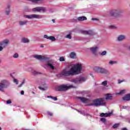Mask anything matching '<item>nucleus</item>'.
Instances as JSON below:
<instances>
[{
	"instance_id": "obj_30",
	"label": "nucleus",
	"mask_w": 130,
	"mask_h": 130,
	"mask_svg": "<svg viewBox=\"0 0 130 130\" xmlns=\"http://www.w3.org/2000/svg\"><path fill=\"white\" fill-rule=\"evenodd\" d=\"M100 120H101V121H102V122H103V123L106 124V119H105L104 118H101Z\"/></svg>"
},
{
	"instance_id": "obj_50",
	"label": "nucleus",
	"mask_w": 130,
	"mask_h": 130,
	"mask_svg": "<svg viewBox=\"0 0 130 130\" xmlns=\"http://www.w3.org/2000/svg\"><path fill=\"white\" fill-rule=\"evenodd\" d=\"M23 84H25V80H23V82L21 83L22 85H23Z\"/></svg>"
},
{
	"instance_id": "obj_45",
	"label": "nucleus",
	"mask_w": 130,
	"mask_h": 130,
	"mask_svg": "<svg viewBox=\"0 0 130 130\" xmlns=\"http://www.w3.org/2000/svg\"><path fill=\"white\" fill-rule=\"evenodd\" d=\"M4 49L3 47H2V46H0V51H3Z\"/></svg>"
},
{
	"instance_id": "obj_55",
	"label": "nucleus",
	"mask_w": 130,
	"mask_h": 130,
	"mask_svg": "<svg viewBox=\"0 0 130 130\" xmlns=\"http://www.w3.org/2000/svg\"><path fill=\"white\" fill-rule=\"evenodd\" d=\"M2 62V59H0V63Z\"/></svg>"
},
{
	"instance_id": "obj_41",
	"label": "nucleus",
	"mask_w": 130,
	"mask_h": 130,
	"mask_svg": "<svg viewBox=\"0 0 130 130\" xmlns=\"http://www.w3.org/2000/svg\"><path fill=\"white\" fill-rule=\"evenodd\" d=\"M109 27L111 29H116L117 28L115 25H110Z\"/></svg>"
},
{
	"instance_id": "obj_17",
	"label": "nucleus",
	"mask_w": 130,
	"mask_h": 130,
	"mask_svg": "<svg viewBox=\"0 0 130 130\" xmlns=\"http://www.w3.org/2000/svg\"><path fill=\"white\" fill-rule=\"evenodd\" d=\"M87 20V17L85 16H80L77 18V19H74V22H78V21H82Z\"/></svg>"
},
{
	"instance_id": "obj_11",
	"label": "nucleus",
	"mask_w": 130,
	"mask_h": 130,
	"mask_svg": "<svg viewBox=\"0 0 130 130\" xmlns=\"http://www.w3.org/2000/svg\"><path fill=\"white\" fill-rule=\"evenodd\" d=\"M86 79L84 77H79L77 78L76 79H72V82L73 83H82V82H84V81H85Z\"/></svg>"
},
{
	"instance_id": "obj_46",
	"label": "nucleus",
	"mask_w": 130,
	"mask_h": 130,
	"mask_svg": "<svg viewBox=\"0 0 130 130\" xmlns=\"http://www.w3.org/2000/svg\"><path fill=\"white\" fill-rule=\"evenodd\" d=\"M122 82H123V80H119L118 81V84H120L121 83H122Z\"/></svg>"
},
{
	"instance_id": "obj_58",
	"label": "nucleus",
	"mask_w": 130,
	"mask_h": 130,
	"mask_svg": "<svg viewBox=\"0 0 130 130\" xmlns=\"http://www.w3.org/2000/svg\"><path fill=\"white\" fill-rule=\"evenodd\" d=\"M32 94H34V92H32Z\"/></svg>"
},
{
	"instance_id": "obj_60",
	"label": "nucleus",
	"mask_w": 130,
	"mask_h": 130,
	"mask_svg": "<svg viewBox=\"0 0 130 130\" xmlns=\"http://www.w3.org/2000/svg\"><path fill=\"white\" fill-rule=\"evenodd\" d=\"M129 123H130V120H129Z\"/></svg>"
},
{
	"instance_id": "obj_36",
	"label": "nucleus",
	"mask_w": 130,
	"mask_h": 130,
	"mask_svg": "<svg viewBox=\"0 0 130 130\" xmlns=\"http://www.w3.org/2000/svg\"><path fill=\"white\" fill-rule=\"evenodd\" d=\"M118 126H119V124L116 123L113 125V128H116V127H118Z\"/></svg>"
},
{
	"instance_id": "obj_47",
	"label": "nucleus",
	"mask_w": 130,
	"mask_h": 130,
	"mask_svg": "<svg viewBox=\"0 0 130 130\" xmlns=\"http://www.w3.org/2000/svg\"><path fill=\"white\" fill-rule=\"evenodd\" d=\"M122 108V109H126L127 107L125 106H123Z\"/></svg>"
},
{
	"instance_id": "obj_23",
	"label": "nucleus",
	"mask_w": 130,
	"mask_h": 130,
	"mask_svg": "<svg viewBox=\"0 0 130 130\" xmlns=\"http://www.w3.org/2000/svg\"><path fill=\"white\" fill-rule=\"evenodd\" d=\"M124 39H125V36L124 35H120L117 38L118 41H122V40H124Z\"/></svg>"
},
{
	"instance_id": "obj_2",
	"label": "nucleus",
	"mask_w": 130,
	"mask_h": 130,
	"mask_svg": "<svg viewBox=\"0 0 130 130\" xmlns=\"http://www.w3.org/2000/svg\"><path fill=\"white\" fill-rule=\"evenodd\" d=\"M112 96L111 94H107L105 99H97L92 101V103L89 105V106H101V105H105L106 102L105 100H111Z\"/></svg>"
},
{
	"instance_id": "obj_37",
	"label": "nucleus",
	"mask_w": 130,
	"mask_h": 130,
	"mask_svg": "<svg viewBox=\"0 0 130 130\" xmlns=\"http://www.w3.org/2000/svg\"><path fill=\"white\" fill-rule=\"evenodd\" d=\"M66 38H68V39H72V36L70 34H68L66 35Z\"/></svg>"
},
{
	"instance_id": "obj_21",
	"label": "nucleus",
	"mask_w": 130,
	"mask_h": 130,
	"mask_svg": "<svg viewBox=\"0 0 130 130\" xmlns=\"http://www.w3.org/2000/svg\"><path fill=\"white\" fill-rule=\"evenodd\" d=\"M111 114H112V113H102L101 114L100 116L101 117H108L109 116H110Z\"/></svg>"
},
{
	"instance_id": "obj_51",
	"label": "nucleus",
	"mask_w": 130,
	"mask_h": 130,
	"mask_svg": "<svg viewBox=\"0 0 130 130\" xmlns=\"http://www.w3.org/2000/svg\"><path fill=\"white\" fill-rule=\"evenodd\" d=\"M122 130H127V129L126 128H123Z\"/></svg>"
},
{
	"instance_id": "obj_27",
	"label": "nucleus",
	"mask_w": 130,
	"mask_h": 130,
	"mask_svg": "<svg viewBox=\"0 0 130 130\" xmlns=\"http://www.w3.org/2000/svg\"><path fill=\"white\" fill-rule=\"evenodd\" d=\"M115 63H117V62L116 61L110 60L109 62V64H110V66L115 64Z\"/></svg>"
},
{
	"instance_id": "obj_39",
	"label": "nucleus",
	"mask_w": 130,
	"mask_h": 130,
	"mask_svg": "<svg viewBox=\"0 0 130 130\" xmlns=\"http://www.w3.org/2000/svg\"><path fill=\"white\" fill-rule=\"evenodd\" d=\"M102 85H103V86H106L107 85V81L105 80L103 82Z\"/></svg>"
},
{
	"instance_id": "obj_5",
	"label": "nucleus",
	"mask_w": 130,
	"mask_h": 130,
	"mask_svg": "<svg viewBox=\"0 0 130 130\" xmlns=\"http://www.w3.org/2000/svg\"><path fill=\"white\" fill-rule=\"evenodd\" d=\"M10 82L7 80H2L0 82V91L4 92L5 88H8L10 86Z\"/></svg>"
},
{
	"instance_id": "obj_54",
	"label": "nucleus",
	"mask_w": 130,
	"mask_h": 130,
	"mask_svg": "<svg viewBox=\"0 0 130 130\" xmlns=\"http://www.w3.org/2000/svg\"><path fill=\"white\" fill-rule=\"evenodd\" d=\"M128 49L130 50V45L128 46Z\"/></svg>"
},
{
	"instance_id": "obj_56",
	"label": "nucleus",
	"mask_w": 130,
	"mask_h": 130,
	"mask_svg": "<svg viewBox=\"0 0 130 130\" xmlns=\"http://www.w3.org/2000/svg\"><path fill=\"white\" fill-rule=\"evenodd\" d=\"M0 130H2V127H0Z\"/></svg>"
},
{
	"instance_id": "obj_43",
	"label": "nucleus",
	"mask_w": 130,
	"mask_h": 130,
	"mask_svg": "<svg viewBox=\"0 0 130 130\" xmlns=\"http://www.w3.org/2000/svg\"><path fill=\"white\" fill-rule=\"evenodd\" d=\"M47 113L49 115H50V116H52V115H53V114L50 112H47Z\"/></svg>"
},
{
	"instance_id": "obj_13",
	"label": "nucleus",
	"mask_w": 130,
	"mask_h": 130,
	"mask_svg": "<svg viewBox=\"0 0 130 130\" xmlns=\"http://www.w3.org/2000/svg\"><path fill=\"white\" fill-rule=\"evenodd\" d=\"M33 57L39 60H45L46 59V57L41 55H34Z\"/></svg>"
},
{
	"instance_id": "obj_29",
	"label": "nucleus",
	"mask_w": 130,
	"mask_h": 130,
	"mask_svg": "<svg viewBox=\"0 0 130 130\" xmlns=\"http://www.w3.org/2000/svg\"><path fill=\"white\" fill-rule=\"evenodd\" d=\"M106 53H107V52H106V51H104L102 52H100L99 54L100 55H102L103 56L104 55H106Z\"/></svg>"
},
{
	"instance_id": "obj_28",
	"label": "nucleus",
	"mask_w": 130,
	"mask_h": 130,
	"mask_svg": "<svg viewBox=\"0 0 130 130\" xmlns=\"http://www.w3.org/2000/svg\"><path fill=\"white\" fill-rule=\"evenodd\" d=\"M77 111H78V112L80 113V114H82L83 115H86V116H88V114L85 113L84 111H81L78 110H77Z\"/></svg>"
},
{
	"instance_id": "obj_16",
	"label": "nucleus",
	"mask_w": 130,
	"mask_h": 130,
	"mask_svg": "<svg viewBox=\"0 0 130 130\" xmlns=\"http://www.w3.org/2000/svg\"><path fill=\"white\" fill-rule=\"evenodd\" d=\"M10 13H11V5L8 4L5 9V14L7 15V16H9Z\"/></svg>"
},
{
	"instance_id": "obj_42",
	"label": "nucleus",
	"mask_w": 130,
	"mask_h": 130,
	"mask_svg": "<svg viewBox=\"0 0 130 130\" xmlns=\"http://www.w3.org/2000/svg\"><path fill=\"white\" fill-rule=\"evenodd\" d=\"M6 103L7 104H11V103H12V101L11 100H8L7 102H6Z\"/></svg>"
},
{
	"instance_id": "obj_14",
	"label": "nucleus",
	"mask_w": 130,
	"mask_h": 130,
	"mask_svg": "<svg viewBox=\"0 0 130 130\" xmlns=\"http://www.w3.org/2000/svg\"><path fill=\"white\" fill-rule=\"evenodd\" d=\"M42 86H39V88L40 90H42V91H45L46 90H47V88H48V86H47V84L45 82H43L42 83Z\"/></svg>"
},
{
	"instance_id": "obj_12",
	"label": "nucleus",
	"mask_w": 130,
	"mask_h": 130,
	"mask_svg": "<svg viewBox=\"0 0 130 130\" xmlns=\"http://www.w3.org/2000/svg\"><path fill=\"white\" fill-rule=\"evenodd\" d=\"M9 41L8 39L4 40L0 42V46H2L3 48L7 47L8 44H9Z\"/></svg>"
},
{
	"instance_id": "obj_1",
	"label": "nucleus",
	"mask_w": 130,
	"mask_h": 130,
	"mask_svg": "<svg viewBox=\"0 0 130 130\" xmlns=\"http://www.w3.org/2000/svg\"><path fill=\"white\" fill-rule=\"evenodd\" d=\"M70 70L64 69L61 73V76L65 77H70V76H74L75 75H79L81 74V72L83 69V64L81 63H77L75 64H71L68 66V68Z\"/></svg>"
},
{
	"instance_id": "obj_33",
	"label": "nucleus",
	"mask_w": 130,
	"mask_h": 130,
	"mask_svg": "<svg viewBox=\"0 0 130 130\" xmlns=\"http://www.w3.org/2000/svg\"><path fill=\"white\" fill-rule=\"evenodd\" d=\"M125 93V90H122L119 93H117V94L120 95L121 94H124Z\"/></svg>"
},
{
	"instance_id": "obj_57",
	"label": "nucleus",
	"mask_w": 130,
	"mask_h": 130,
	"mask_svg": "<svg viewBox=\"0 0 130 130\" xmlns=\"http://www.w3.org/2000/svg\"><path fill=\"white\" fill-rule=\"evenodd\" d=\"M42 47H43V46H41Z\"/></svg>"
},
{
	"instance_id": "obj_38",
	"label": "nucleus",
	"mask_w": 130,
	"mask_h": 130,
	"mask_svg": "<svg viewBox=\"0 0 130 130\" xmlns=\"http://www.w3.org/2000/svg\"><path fill=\"white\" fill-rule=\"evenodd\" d=\"M60 61H64V57L61 56L59 59Z\"/></svg>"
},
{
	"instance_id": "obj_19",
	"label": "nucleus",
	"mask_w": 130,
	"mask_h": 130,
	"mask_svg": "<svg viewBox=\"0 0 130 130\" xmlns=\"http://www.w3.org/2000/svg\"><path fill=\"white\" fill-rule=\"evenodd\" d=\"M28 24V21L27 20H20L19 21V26H25Z\"/></svg>"
},
{
	"instance_id": "obj_40",
	"label": "nucleus",
	"mask_w": 130,
	"mask_h": 130,
	"mask_svg": "<svg viewBox=\"0 0 130 130\" xmlns=\"http://www.w3.org/2000/svg\"><path fill=\"white\" fill-rule=\"evenodd\" d=\"M50 36H47V35H44V38L45 39H48L49 40Z\"/></svg>"
},
{
	"instance_id": "obj_48",
	"label": "nucleus",
	"mask_w": 130,
	"mask_h": 130,
	"mask_svg": "<svg viewBox=\"0 0 130 130\" xmlns=\"http://www.w3.org/2000/svg\"><path fill=\"white\" fill-rule=\"evenodd\" d=\"M21 95H24V91L22 90V91H21Z\"/></svg>"
},
{
	"instance_id": "obj_59",
	"label": "nucleus",
	"mask_w": 130,
	"mask_h": 130,
	"mask_svg": "<svg viewBox=\"0 0 130 130\" xmlns=\"http://www.w3.org/2000/svg\"><path fill=\"white\" fill-rule=\"evenodd\" d=\"M30 70L31 69V68H29Z\"/></svg>"
},
{
	"instance_id": "obj_31",
	"label": "nucleus",
	"mask_w": 130,
	"mask_h": 130,
	"mask_svg": "<svg viewBox=\"0 0 130 130\" xmlns=\"http://www.w3.org/2000/svg\"><path fill=\"white\" fill-rule=\"evenodd\" d=\"M48 98H51V99H53V100H54V101H56L57 100V97L48 96Z\"/></svg>"
},
{
	"instance_id": "obj_10",
	"label": "nucleus",
	"mask_w": 130,
	"mask_h": 130,
	"mask_svg": "<svg viewBox=\"0 0 130 130\" xmlns=\"http://www.w3.org/2000/svg\"><path fill=\"white\" fill-rule=\"evenodd\" d=\"M98 49H99V46H94L89 49L91 53L94 54V55H97V51H98Z\"/></svg>"
},
{
	"instance_id": "obj_22",
	"label": "nucleus",
	"mask_w": 130,
	"mask_h": 130,
	"mask_svg": "<svg viewBox=\"0 0 130 130\" xmlns=\"http://www.w3.org/2000/svg\"><path fill=\"white\" fill-rule=\"evenodd\" d=\"M29 2H31L35 4H42L43 3V0H27Z\"/></svg>"
},
{
	"instance_id": "obj_8",
	"label": "nucleus",
	"mask_w": 130,
	"mask_h": 130,
	"mask_svg": "<svg viewBox=\"0 0 130 130\" xmlns=\"http://www.w3.org/2000/svg\"><path fill=\"white\" fill-rule=\"evenodd\" d=\"M93 71L96 73H99L100 74H108V71L104 68L100 67H95L93 68Z\"/></svg>"
},
{
	"instance_id": "obj_26",
	"label": "nucleus",
	"mask_w": 130,
	"mask_h": 130,
	"mask_svg": "<svg viewBox=\"0 0 130 130\" xmlns=\"http://www.w3.org/2000/svg\"><path fill=\"white\" fill-rule=\"evenodd\" d=\"M49 40H51V41L53 42L56 40V39H55V37H54V36H50Z\"/></svg>"
},
{
	"instance_id": "obj_3",
	"label": "nucleus",
	"mask_w": 130,
	"mask_h": 130,
	"mask_svg": "<svg viewBox=\"0 0 130 130\" xmlns=\"http://www.w3.org/2000/svg\"><path fill=\"white\" fill-rule=\"evenodd\" d=\"M72 88H75V87L72 85H68V84H62L61 85L56 88L57 91H67V90H69V89H72Z\"/></svg>"
},
{
	"instance_id": "obj_15",
	"label": "nucleus",
	"mask_w": 130,
	"mask_h": 130,
	"mask_svg": "<svg viewBox=\"0 0 130 130\" xmlns=\"http://www.w3.org/2000/svg\"><path fill=\"white\" fill-rule=\"evenodd\" d=\"M77 98L78 99H80V100L81 101V102H83V103H89V102H90V100H89V99L80 96H79Z\"/></svg>"
},
{
	"instance_id": "obj_34",
	"label": "nucleus",
	"mask_w": 130,
	"mask_h": 130,
	"mask_svg": "<svg viewBox=\"0 0 130 130\" xmlns=\"http://www.w3.org/2000/svg\"><path fill=\"white\" fill-rule=\"evenodd\" d=\"M13 57L14 58H18V57H19V54L18 53H15L13 55Z\"/></svg>"
},
{
	"instance_id": "obj_53",
	"label": "nucleus",
	"mask_w": 130,
	"mask_h": 130,
	"mask_svg": "<svg viewBox=\"0 0 130 130\" xmlns=\"http://www.w3.org/2000/svg\"><path fill=\"white\" fill-rule=\"evenodd\" d=\"M43 67L45 68L46 67H47V65H44Z\"/></svg>"
},
{
	"instance_id": "obj_24",
	"label": "nucleus",
	"mask_w": 130,
	"mask_h": 130,
	"mask_svg": "<svg viewBox=\"0 0 130 130\" xmlns=\"http://www.w3.org/2000/svg\"><path fill=\"white\" fill-rule=\"evenodd\" d=\"M22 42L23 43H29L30 42V40L28 39V38H23L21 40Z\"/></svg>"
},
{
	"instance_id": "obj_32",
	"label": "nucleus",
	"mask_w": 130,
	"mask_h": 130,
	"mask_svg": "<svg viewBox=\"0 0 130 130\" xmlns=\"http://www.w3.org/2000/svg\"><path fill=\"white\" fill-rule=\"evenodd\" d=\"M31 73L33 74V75H39L41 74V73H39L36 71H32Z\"/></svg>"
},
{
	"instance_id": "obj_6",
	"label": "nucleus",
	"mask_w": 130,
	"mask_h": 130,
	"mask_svg": "<svg viewBox=\"0 0 130 130\" xmlns=\"http://www.w3.org/2000/svg\"><path fill=\"white\" fill-rule=\"evenodd\" d=\"M81 33H82V34H85L86 35H89L88 38L85 39L87 42L90 41V39L93 38V36L94 35V32L92 30H81Z\"/></svg>"
},
{
	"instance_id": "obj_35",
	"label": "nucleus",
	"mask_w": 130,
	"mask_h": 130,
	"mask_svg": "<svg viewBox=\"0 0 130 130\" xmlns=\"http://www.w3.org/2000/svg\"><path fill=\"white\" fill-rule=\"evenodd\" d=\"M13 82L16 84V85H18L19 84V81L15 78H14Z\"/></svg>"
},
{
	"instance_id": "obj_49",
	"label": "nucleus",
	"mask_w": 130,
	"mask_h": 130,
	"mask_svg": "<svg viewBox=\"0 0 130 130\" xmlns=\"http://www.w3.org/2000/svg\"><path fill=\"white\" fill-rule=\"evenodd\" d=\"M22 86H23V84H20L19 85H18V88H20V87H22Z\"/></svg>"
},
{
	"instance_id": "obj_20",
	"label": "nucleus",
	"mask_w": 130,
	"mask_h": 130,
	"mask_svg": "<svg viewBox=\"0 0 130 130\" xmlns=\"http://www.w3.org/2000/svg\"><path fill=\"white\" fill-rule=\"evenodd\" d=\"M123 101H130V94H126L122 98Z\"/></svg>"
},
{
	"instance_id": "obj_4",
	"label": "nucleus",
	"mask_w": 130,
	"mask_h": 130,
	"mask_svg": "<svg viewBox=\"0 0 130 130\" xmlns=\"http://www.w3.org/2000/svg\"><path fill=\"white\" fill-rule=\"evenodd\" d=\"M24 18H26V19H37V20H40L41 19L44 18V15L32 14L24 15Z\"/></svg>"
},
{
	"instance_id": "obj_25",
	"label": "nucleus",
	"mask_w": 130,
	"mask_h": 130,
	"mask_svg": "<svg viewBox=\"0 0 130 130\" xmlns=\"http://www.w3.org/2000/svg\"><path fill=\"white\" fill-rule=\"evenodd\" d=\"M70 58H75L76 57V53L74 52H72L70 53Z\"/></svg>"
},
{
	"instance_id": "obj_44",
	"label": "nucleus",
	"mask_w": 130,
	"mask_h": 130,
	"mask_svg": "<svg viewBox=\"0 0 130 130\" xmlns=\"http://www.w3.org/2000/svg\"><path fill=\"white\" fill-rule=\"evenodd\" d=\"M91 20H92V21H99V19H98V18H92L91 19Z\"/></svg>"
},
{
	"instance_id": "obj_7",
	"label": "nucleus",
	"mask_w": 130,
	"mask_h": 130,
	"mask_svg": "<svg viewBox=\"0 0 130 130\" xmlns=\"http://www.w3.org/2000/svg\"><path fill=\"white\" fill-rule=\"evenodd\" d=\"M32 12L34 13H45L47 11L46 8L44 7H37L32 9Z\"/></svg>"
},
{
	"instance_id": "obj_18",
	"label": "nucleus",
	"mask_w": 130,
	"mask_h": 130,
	"mask_svg": "<svg viewBox=\"0 0 130 130\" xmlns=\"http://www.w3.org/2000/svg\"><path fill=\"white\" fill-rule=\"evenodd\" d=\"M48 67L51 69V70H56L55 67H54V62H48L47 63Z\"/></svg>"
},
{
	"instance_id": "obj_52",
	"label": "nucleus",
	"mask_w": 130,
	"mask_h": 130,
	"mask_svg": "<svg viewBox=\"0 0 130 130\" xmlns=\"http://www.w3.org/2000/svg\"><path fill=\"white\" fill-rule=\"evenodd\" d=\"M52 22H53V23H54V22H55V20L54 19H52Z\"/></svg>"
},
{
	"instance_id": "obj_9",
	"label": "nucleus",
	"mask_w": 130,
	"mask_h": 130,
	"mask_svg": "<svg viewBox=\"0 0 130 130\" xmlns=\"http://www.w3.org/2000/svg\"><path fill=\"white\" fill-rule=\"evenodd\" d=\"M110 15L113 17H117L120 15V11L116 9L112 10L110 11Z\"/></svg>"
}]
</instances>
